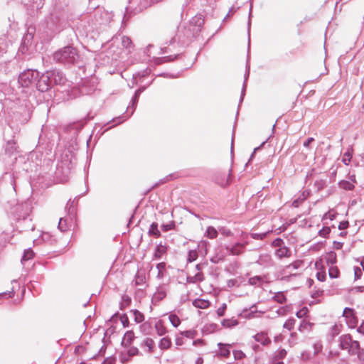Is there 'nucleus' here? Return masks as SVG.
<instances>
[{
    "mask_svg": "<svg viewBox=\"0 0 364 364\" xmlns=\"http://www.w3.org/2000/svg\"><path fill=\"white\" fill-rule=\"evenodd\" d=\"M39 77V73L36 70H26L22 72L18 79L17 86L14 88L11 100L21 106L28 107V98L33 92V83Z\"/></svg>",
    "mask_w": 364,
    "mask_h": 364,
    "instance_id": "f257e3e1",
    "label": "nucleus"
},
{
    "mask_svg": "<svg viewBox=\"0 0 364 364\" xmlns=\"http://www.w3.org/2000/svg\"><path fill=\"white\" fill-rule=\"evenodd\" d=\"M78 58L77 50L72 46L64 47L53 53V60L63 64H74Z\"/></svg>",
    "mask_w": 364,
    "mask_h": 364,
    "instance_id": "f03ea898",
    "label": "nucleus"
},
{
    "mask_svg": "<svg viewBox=\"0 0 364 364\" xmlns=\"http://www.w3.org/2000/svg\"><path fill=\"white\" fill-rule=\"evenodd\" d=\"M151 0H128L125 16L128 14H136L151 6Z\"/></svg>",
    "mask_w": 364,
    "mask_h": 364,
    "instance_id": "7ed1b4c3",
    "label": "nucleus"
},
{
    "mask_svg": "<svg viewBox=\"0 0 364 364\" xmlns=\"http://www.w3.org/2000/svg\"><path fill=\"white\" fill-rule=\"evenodd\" d=\"M52 85V80L48 71L43 73L38 79L36 83V88L40 92L48 91Z\"/></svg>",
    "mask_w": 364,
    "mask_h": 364,
    "instance_id": "20e7f679",
    "label": "nucleus"
},
{
    "mask_svg": "<svg viewBox=\"0 0 364 364\" xmlns=\"http://www.w3.org/2000/svg\"><path fill=\"white\" fill-rule=\"evenodd\" d=\"M343 316L346 318V323L350 328H355L358 323V318L355 315V311L353 309L345 308L343 312Z\"/></svg>",
    "mask_w": 364,
    "mask_h": 364,
    "instance_id": "39448f33",
    "label": "nucleus"
},
{
    "mask_svg": "<svg viewBox=\"0 0 364 364\" xmlns=\"http://www.w3.org/2000/svg\"><path fill=\"white\" fill-rule=\"evenodd\" d=\"M264 311H259L257 309L256 305H252L249 309H244L242 315L244 318L247 319H250L253 318L260 317Z\"/></svg>",
    "mask_w": 364,
    "mask_h": 364,
    "instance_id": "423d86ee",
    "label": "nucleus"
},
{
    "mask_svg": "<svg viewBox=\"0 0 364 364\" xmlns=\"http://www.w3.org/2000/svg\"><path fill=\"white\" fill-rule=\"evenodd\" d=\"M48 73L52 80V84L63 85L65 82L66 78L62 72L59 70H51L48 71Z\"/></svg>",
    "mask_w": 364,
    "mask_h": 364,
    "instance_id": "0eeeda50",
    "label": "nucleus"
},
{
    "mask_svg": "<svg viewBox=\"0 0 364 364\" xmlns=\"http://www.w3.org/2000/svg\"><path fill=\"white\" fill-rule=\"evenodd\" d=\"M254 340L259 343H261L262 346H266L271 343V340L268 337V334L267 332L261 331L259 333H257L255 336H252Z\"/></svg>",
    "mask_w": 364,
    "mask_h": 364,
    "instance_id": "6e6552de",
    "label": "nucleus"
},
{
    "mask_svg": "<svg viewBox=\"0 0 364 364\" xmlns=\"http://www.w3.org/2000/svg\"><path fill=\"white\" fill-rule=\"evenodd\" d=\"M140 347L144 349L145 353H152L154 349V341L151 338H146L141 343Z\"/></svg>",
    "mask_w": 364,
    "mask_h": 364,
    "instance_id": "1a4fd4ad",
    "label": "nucleus"
},
{
    "mask_svg": "<svg viewBox=\"0 0 364 364\" xmlns=\"http://www.w3.org/2000/svg\"><path fill=\"white\" fill-rule=\"evenodd\" d=\"M247 244V242H245L243 243L237 242L231 247H227V250L229 251L230 254L232 255H239L243 252Z\"/></svg>",
    "mask_w": 364,
    "mask_h": 364,
    "instance_id": "9d476101",
    "label": "nucleus"
},
{
    "mask_svg": "<svg viewBox=\"0 0 364 364\" xmlns=\"http://www.w3.org/2000/svg\"><path fill=\"white\" fill-rule=\"evenodd\" d=\"M353 339L350 334L343 335L339 337V346L343 350H348Z\"/></svg>",
    "mask_w": 364,
    "mask_h": 364,
    "instance_id": "9b49d317",
    "label": "nucleus"
},
{
    "mask_svg": "<svg viewBox=\"0 0 364 364\" xmlns=\"http://www.w3.org/2000/svg\"><path fill=\"white\" fill-rule=\"evenodd\" d=\"M145 90L144 87L138 89L132 100V105H129L127 108V112H129L130 109H132V111L130 112L129 116H131L135 109L136 105L138 102V99L139 97L140 94Z\"/></svg>",
    "mask_w": 364,
    "mask_h": 364,
    "instance_id": "f8f14e48",
    "label": "nucleus"
},
{
    "mask_svg": "<svg viewBox=\"0 0 364 364\" xmlns=\"http://www.w3.org/2000/svg\"><path fill=\"white\" fill-rule=\"evenodd\" d=\"M275 255L278 259H282L284 257H290L291 255V252L289 248L286 246L282 247V248H277L275 250Z\"/></svg>",
    "mask_w": 364,
    "mask_h": 364,
    "instance_id": "ddd939ff",
    "label": "nucleus"
},
{
    "mask_svg": "<svg viewBox=\"0 0 364 364\" xmlns=\"http://www.w3.org/2000/svg\"><path fill=\"white\" fill-rule=\"evenodd\" d=\"M218 346L219 347V355L228 358L230 354V348L232 347V345L218 343Z\"/></svg>",
    "mask_w": 364,
    "mask_h": 364,
    "instance_id": "4468645a",
    "label": "nucleus"
},
{
    "mask_svg": "<svg viewBox=\"0 0 364 364\" xmlns=\"http://www.w3.org/2000/svg\"><path fill=\"white\" fill-rule=\"evenodd\" d=\"M166 290L163 287L158 288L152 296V302L156 304L157 302L162 300L166 296Z\"/></svg>",
    "mask_w": 364,
    "mask_h": 364,
    "instance_id": "2eb2a0df",
    "label": "nucleus"
},
{
    "mask_svg": "<svg viewBox=\"0 0 364 364\" xmlns=\"http://www.w3.org/2000/svg\"><path fill=\"white\" fill-rule=\"evenodd\" d=\"M134 338V333L132 331H127L124 335L122 345L124 347H129Z\"/></svg>",
    "mask_w": 364,
    "mask_h": 364,
    "instance_id": "dca6fc26",
    "label": "nucleus"
},
{
    "mask_svg": "<svg viewBox=\"0 0 364 364\" xmlns=\"http://www.w3.org/2000/svg\"><path fill=\"white\" fill-rule=\"evenodd\" d=\"M303 264V262L301 260H296L293 263L286 266L285 269H284V272L285 273H290L291 275H296L295 274H291L292 270L297 269L299 268L301 264Z\"/></svg>",
    "mask_w": 364,
    "mask_h": 364,
    "instance_id": "f3484780",
    "label": "nucleus"
},
{
    "mask_svg": "<svg viewBox=\"0 0 364 364\" xmlns=\"http://www.w3.org/2000/svg\"><path fill=\"white\" fill-rule=\"evenodd\" d=\"M203 274L201 272H198L194 276H188L186 281L188 283H197L203 281Z\"/></svg>",
    "mask_w": 364,
    "mask_h": 364,
    "instance_id": "a211bd4d",
    "label": "nucleus"
},
{
    "mask_svg": "<svg viewBox=\"0 0 364 364\" xmlns=\"http://www.w3.org/2000/svg\"><path fill=\"white\" fill-rule=\"evenodd\" d=\"M167 248L165 245L159 244L156 247L154 257L156 259H161L163 255L166 252Z\"/></svg>",
    "mask_w": 364,
    "mask_h": 364,
    "instance_id": "6ab92c4d",
    "label": "nucleus"
},
{
    "mask_svg": "<svg viewBox=\"0 0 364 364\" xmlns=\"http://www.w3.org/2000/svg\"><path fill=\"white\" fill-rule=\"evenodd\" d=\"M360 350V344L359 342L357 341H352L350 343V346L348 350V354L350 355H353L358 353V351Z\"/></svg>",
    "mask_w": 364,
    "mask_h": 364,
    "instance_id": "aec40b11",
    "label": "nucleus"
},
{
    "mask_svg": "<svg viewBox=\"0 0 364 364\" xmlns=\"http://www.w3.org/2000/svg\"><path fill=\"white\" fill-rule=\"evenodd\" d=\"M154 328H155L156 333L159 336H163V335L166 334L167 332V330H166V327L164 326L161 321H158L155 323Z\"/></svg>",
    "mask_w": 364,
    "mask_h": 364,
    "instance_id": "412c9836",
    "label": "nucleus"
},
{
    "mask_svg": "<svg viewBox=\"0 0 364 364\" xmlns=\"http://www.w3.org/2000/svg\"><path fill=\"white\" fill-rule=\"evenodd\" d=\"M218 232L217 230L213 226L208 227L205 232V236L212 240L215 239L218 237Z\"/></svg>",
    "mask_w": 364,
    "mask_h": 364,
    "instance_id": "4be33fe9",
    "label": "nucleus"
},
{
    "mask_svg": "<svg viewBox=\"0 0 364 364\" xmlns=\"http://www.w3.org/2000/svg\"><path fill=\"white\" fill-rule=\"evenodd\" d=\"M171 346V338L168 337H164L160 340V342L159 343V347L161 350H166L169 348Z\"/></svg>",
    "mask_w": 364,
    "mask_h": 364,
    "instance_id": "5701e85b",
    "label": "nucleus"
},
{
    "mask_svg": "<svg viewBox=\"0 0 364 364\" xmlns=\"http://www.w3.org/2000/svg\"><path fill=\"white\" fill-rule=\"evenodd\" d=\"M148 233L149 235L154 236L155 237H159L161 236V232L158 229V224L156 223H153L150 225Z\"/></svg>",
    "mask_w": 364,
    "mask_h": 364,
    "instance_id": "b1692460",
    "label": "nucleus"
},
{
    "mask_svg": "<svg viewBox=\"0 0 364 364\" xmlns=\"http://www.w3.org/2000/svg\"><path fill=\"white\" fill-rule=\"evenodd\" d=\"M338 186L341 188L346 191H352L355 188V185L353 183L346 180L341 181Z\"/></svg>",
    "mask_w": 364,
    "mask_h": 364,
    "instance_id": "393cba45",
    "label": "nucleus"
},
{
    "mask_svg": "<svg viewBox=\"0 0 364 364\" xmlns=\"http://www.w3.org/2000/svg\"><path fill=\"white\" fill-rule=\"evenodd\" d=\"M223 326L225 328H232L238 324V321L235 318L223 319L221 322Z\"/></svg>",
    "mask_w": 364,
    "mask_h": 364,
    "instance_id": "a878e982",
    "label": "nucleus"
},
{
    "mask_svg": "<svg viewBox=\"0 0 364 364\" xmlns=\"http://www.w3.org/2000/svg\"><path fill=\"white\" fill-rule=\"evenodd\" d=\"M157 269V278L161 279L164 277V273L166 272V264L164 262H160L156 265Z\"/></svg>",
    "mask_w": 364,
    "mask_h": 364,
    "instance_id": "bb28decb",
    "label": "nucleus"
},
{
    "mask_svg": "<svg viewBox=\"0 0 364 364\" xmlns=\"http://www.w3.org/2000/svg\"><path fill=\"white\" fill-rule=\"evenodd\" d=\"M312 323L306 320H303L299 325V331L301 332H306L311 330Z\"/></svg>",
    "mask_w": 364,
    "mask_h": 364,
    "instance_id": "cd10ccee",
    "label": "nucleus"
},
{
    "mask_svg": "<svg viewBox=\"0 0 364 364\" xmlns=\"http://www.w3.org/2000/svg\"><path fill=\"white\" fill-rule=\"evenodd\" d=\"M9 45V42L5 36L0 37V53H6Z\"/></svg>",
    "mask_w": 364,
    "mask_h": 364,
    "instance_id": "c85d7f7f",
    "label": "nucleus"
},
{
    "mask_svg": "<svg viewBox=\"0 0 364 364\" xmlns=\"http://www.w3.org/2000/svg\"><path fill=\"white\" fill-rule=\"evenodd\" d=\"M193 305L199 309H205L209 306V301L203 299H196L193 301Z\"/></svg>",
    "mask_w": 364,
    "mask_h": 364,
    "instance_id": "c756f323",
    "label": "nucleus"
},
{
    "mask_svg": "<svg viewBox=\"0 0 364 364\" xmlns=\"http://www.w3.org/2000/svg\"><path fill=\"white\" fill-rule=\"evenodd\" d=\"M131 313L133 314L134 321L136 323H141L144 320V316L143 314H141L138 310H136V309L132 310Z\"/></svg>",
    "mask_w": 364,
    "mask_h": 364,
    "instance_id": "7c9ffc66",
    "label": "nucleus"
},
{
    "mask_svg": "<svg viewBox=\"0 0 364 364\" xmlns=\"http://www.w3.org/2000/svg\"><path fill=\"white\" fill-rule=\"evenodd\" d=\"M271 261V257L269 255H260L258 260H257V263L259 264H261V265H264V264H268Z\"/></svg>",
    "mask_w": 364,
    "mask_h": 364,
    "instance_id": "2f4dec72",
    "label": "nucleus"
},
{
    "mask_svg": "<svg viewBox=\"0 0 364 364\" xmlns=\"http://www.w3.org/2000/svg\"><path fill=\"white\" fill-rule=\"evenodd\" d=\"M122 45L124 48L130 49L132 47V40L127 36H122L121 38Z\"/></svg>",
    "mask_w": 364,
    "mask_h": 364,
    "instance_id": "473e14b6",
    "label": "nucleus"
},
{
    "mask_svg": "<svg viewBox=\"0 0 364 364\" xmlns=\"http://www.w3.org/2000/svg\"><path fill=\"white\" fill-rule=\"evenodd\" d=\"M168 319L172 326L174 327H178L181 323L180 318L176 314H170L168 316Z\"/></svg>",
    "mask_w": 364,
    "mask_h": 364,
    "instance_id": "72a5a7b5",
    "label": "nucleus"
},
{
    "mask_svg": "<svg viewBox=\"0 0 364 364\" xmlns=\"http://www.w3.org/2000/svg\"><path fill=\"white\" fill-rule=\"evenodd\" d=\"M33 255L34 252L31 248L25 250L21 261L23 262L29 260L33 258Z\"/></svg>",
    "mask_w": 364,
    "mask_h": 364,
    "instance_id": "f704fd0d",
    "label": "nucleus"
},
{
    "mask_svg": "<svg viewBox=\"0 0 364 364\" xmlns=\"http://www.w3.org/2000/svg\"><path fill=\"white\" fill-rule=\"evenodd\" d=\"M328 274L331 278H337L339 275V270L336 266H330Z\"/></svg>",
    "mask_w": 364,
    "mask_h": 364,
    "instance_id": "c9c22d12",
    "label": "nucleus"
},
{
    "mask_svg": "<svg viewBox=\"0 0 364 364\" xmlns=\"http://www.w3.org/2000/svg\"><path fill=\"white\" fill-rule=\"evenodd\" d=\"M287 355V351L285 349H280L275 353L273 358L274 360H280L284 358Z\"/></svg>",
    "mask_w": 364,
    "mask_h": 364,
    "instance_id": "e433bc0d",
    "label": "nucleus"
},
{
    "mask_svg": "<svg viewBox=\"0 0 364 364\" xmlns=\"http://www.w3.org/2000/svg\"><path fill=\"white\" fill-rule=\"evenodd\" d=\"M274 299L279 304H283L286 301L287 298L283 292H277L274 296Z\"/></svg>",
    "mask_w": 364,
    "mask_h": 364,
    "instance_id": "4c0bfd02",
    "label": "nucleus"
},
{
    "mask_svg": "<svg viewBox=\"0 0 364 364\" xmlns=\"http://www.w3.org/2000/svg\"><path fill=\"white\" fill-rule=\"evenodd\" d=\"M296 320L293 318H289L283 325V327L284 328L288 329L289 331H291L294 328V326L295 325Z\"/></svg>",
    "mask_w": 364,
    "mask_h": 364,
    "instance_id": "58836bf2",
    "label": "nucleus"
},
{
    "mask_svg": "<svg viewBox=\"0 0 364 364\" xmlns=\"http://www.w3.org/2000/svg\"><path fill=\"white\" fill-rule=\"evenodd\" d=\"M290 311V307L289 306H282L280 308H279L276 313L277 314L278 316H285L287 315Z\"/></svg>",
    "mask_w": 364,
    "mask_h": 364,
    "instance_id": "ea45409f",
    "label": "nucleus"
},
{
    "mask_svg": "<svg viewBox=\"0 0 364 364\" xmlns=\"http://www.w3.org/2000/svg\"><path fill=\"white\" fill-rule=\"evenodd\" d=\"M58 228L62 232L66 231L67 228H68L66 220L64 219L63 218H60L59 223H58Z\"/></svg>",
    "mask_w": 364,
    "mask_h": 364,
    "instance_id": "a19ab883",
    "label": "nucleus"
},
{
    "mask_svg": "<svg viewBox=\"0 0 364 364\" xmlns=\"http://www.w3.org/2000/svg\"><path fill=\"white\" fill-rule=\"evenodd\" d=\"M317 271H325L324 263L322 259H318L314 264Z\"/></svg>",
    "mask_w": 364,
    "mask_h": 364,
    "instance_id": "79ce46f5",
    "label": "nucleus"
},
{
    "mask_svg": "<svg viewBox=\"0 0 364 364\" xmlns=\"http://www.w3.org/2000/svg\"><path fill=\"white\" fill-rule=\"evenodd\" d=\"M198 258V252L196 250H190L188 255V261L191 262Z\"/></svg>",
    "mask_w": 364,
    "mask_h": 364,
    "instance_id": "37998d69",
    "label": "nucleus"
},
{
    "mask_svg": "<svg viewBox=\"0 0 364 364\" xmlns=\"http://www.w3.org/2000/svg\"><path fill=\"white\" fill-rule=\"evenodd\" d=\"M272 246L277 248H282V247L285 246L284 242L283 240L281 238H277L272 242Z\"/></svg>",
    "mask_w": 364,
    "mask_h": 364,
    "instance_id": "c03bdc74",
    "label": "nucleus"
},
{
    "mask_svg": "<svg viewBox=\"0 0 364 364\" xmlns=\"http://www.w3.org/2000/svg\"><path fill=\"white\" fill-rule=\"evenodd\" d=\"M262 282V277H260L259 276L251 277L249 279V281H248L249 284L251 285H256V284L261 283Z\"/></svg>",
    "mask_w": 364,
    "mask_h": 364,
    "instance_id": "a18cd8bd",
    "label": "nucleus"
},
{
    "mask_svg": "<svg viewBox=\"0 0 364 364\" xmlns=\"http://www.w3.org/2000/svg\"><path fill=\"white\" fill-rule=\"evenodd\" d=\"M336 262V255L333 253H330L326 258V263L330 266H333Z\"/></svg>",
    "mask_w": 364,
    "mask_h": 364,
    "instance_id": "49530a36",
    "label": "nucleus"
},
{
    "mask_svg": "<svg viewBox=\"0 0 364 364\" xmlns=\"http://www.w3.org/2000/svg\"><path fill=\"white\" fill-rule=\"evenodd\" d=\"M203 19L201 18V16H195L194 18H193L192 21H191V23H194L196 24V26H198V27H200L203 26Z\"/></svg>",
    "mask_w": 364,
    "mask_h": 364,
    "instance_id": "de8ad7c7",
    "label": "nucleus"
},
{
    "mask_svg": "<svg viewBox=\"0 0 364 364\" xmlns=\"http://www.w3.org/2000/svg\"><path fill=\"white\" fill-rule=\"evenodd\" d=\"M176 55L175 56H173V55H168V56H165L162 58H159L157 60V63L159 64V63H164V62H169V61H172L175 58H176Z\"/></svg>",
    "mask_w": 364,
    "mask_h": 364,
    "instance_id": "09e8293b",
    "label": "nucleus"
},
{
    "mask_svg": "<svg viewBox=\"0 0 364 364\" xmlns=\"http://www.w3.org/2000/svg\"><path fill=\"white\" fill-rule=\"evenodd\" d=\"M233 355L235 360H241L245 357V354L242 350H233Z\"/></svg>",
    "mask_w": 364,
    "mask_h": 364,
    "instance_id": "8fccbe9b",
    "label": "nucleus"
},
{
    "mask_svg": "<svg viewBox=\"0 0 364 364\" xmlns=\"http://www.w3.org/2000/svg\"><path fill=\"white\" fill-rule=\"evenodd\" d=\"M351 158H352V155L350 152H346L343 154V159H342V161L346 164V165H348L350 160H351Z\"/></svg>",
    "mask_w": 364,
    "mask_h": 364,
    "instance_id": "3c124183",
    "label": "nucleus"
},
{
    "mask_svg": "<svg viewBox=\"0 0 364 364\" xmlns=\"http://www.w3.org/2000/svg\"><path fill=\"white\" fill-rule=\"evenodd\" d=\"M227 309V304L223 303L220 307L217 309V314L218 316H223L225 314V310Z\"/></svg>",
    "mask_w": 364,
    "mask_h": 364,
    "instance_id": "603ef678",
    "label": "nucleus"
},
{
    "mask_svg": "<svg viewBox=\"0 0 364 364\" xmlns=\"http://www.w3.org/2000/svg\"><path fill=\"white\" fill-rule=\"evenodd\" d=\"M316 278L321 282L325 281L326 278V271H317Z\"/></svg>",
    "mask_w": 364,
    "mask_h": 364,
    "instance_id": "864d4df0",
    "label": "nucleus"
},
{
    "mask_svg": "<svg viewBox=\"0 0 364 364\" xmlns=\"http://www.w3.org/2000/svg\"><path fill=\"white\" fill-rule=\"evenodd\" d=\"M314 186L316 187V188L319 191L324 188L326 186V181L323 180H318L316 181L314 183Z\"/></svg>",
    "mask_w": 364,
    "mask_h": 364,
    "instance_id": "5fc2aeb1",
    "label": "nucleus"
},
{
    "mask_svg": "<svg viewBox=\"0 0 364 364\" xmlns=\"http://www.w3.org/2000/svg\"><path fill=\"white\" fill-rule=\"evenodd\" d=\"M128 354L131 356L136 355L139 353V349L136 347L134 346H130L128 347Z\"/></svg>",
    "mask_w": 364,
    "mask_h": 364,
    "instance_id": "6e6d98bb",
    "label": "nucleus"
},
{
    "mask_svg": "<svg viewBox=\"0 0 364 364\" xmlns=\"http://www.w3.org/2000/svg\"><path fill=\"white\" fill-rule=\"evenodd\" d=\"M335 218V213H332L331 211H328L324 214L323 216V220H333Z\"/></svg>",
    "mask_w": 364,
    "mask_h": 364,
    "instance_id": "4d7b16f0",
    "label": "nucleus"
},
{
    "mask_svg": "<svg viewBox=\"0 0 364 364\" xmlns=\"http://www.w3.org/2000/svg\"><path fill=\"white\" fill-rule=\"evenodd\" d=\"M219 231H220V232L222 235H225V236H230V235H232V232H231L229 229H228V228H225V227H222V228H220L219 229Z\"/></svg>",
    "mask_w": 364,
    "mask_h": 364,
    "instance_id": "13d9d810",
    "label": "nucleus"
},
{
    "mask_svg": "<svg viewBox=\"0 0 364 364\" xmlns=\"http://www.w3.org/2000/svg\"><path fill=\"white\" fill-rule=\"evenodd\" d=\"M331 232V230L328 227H324L319 231V235L321 237H326Z\"/></svg>",
    "mask_w": 364,
    "mask_h": 364,
    "instance_id": "bf43d9fd",
    "label": "nucleus"
},
{
    "mask_svg": "<svg viewBox=\"0 0 364 364\" xmlns=\"http://www.w3.org/2000/svg\"><path fill=\"white\" fill-rule=\"evenodd\" d=\"M181 335L183 336H186L189 338H193L195 336V332L193 331H186L181 333Z\"/></svg>",
    "mask_w": 364,
    "mask_h": 364,
    "instance_id": "052dcab7",
    "label": "nucleus"
},
{
    "mask_svg": "<svg viewBox=\"0 0 364 364\" xmlns=\"http://www.w3.org/2000/svg\"><path fill=\"white\" fill-rule=\"evenodd\" d=\"M307 311H308V310L306 308H303L302 309L297 311L296 315L298 318H301L306 315Z\"/></svg>",
    "mask_w": 364,
    "mask_h": 364,
    "instance_id": "680f3d73",
    "label": "nucleus"
},
{
    "mask_svg": "<svg viewBox=\"0 0 364 364\" xmlns=\"http://www.w3.org/2000/svg\"><path fill=\"white\" fill-rule=\"evenodd\" d=\"M120 320H121V322L124 328L127 327L129 326V318L127 315L124 314V315L122 316L120 318Z\"/></svg>",
    "mask_w": 364,
    "mask_h": 364,
    "instance_id": "e2e57ef3",
    "label": "nucleus"
},
{
    "mask_svg": "<svg viewBox=\"0 0 364 364\" xmlns=\"http://www.w3.org/2000/svg\"><path fill=\"white\" fill-rule=\"evenodd\" d=\"M314 139L313 137H309V138H308V139H307V140H306V141H305L304 142L303 146H304V147H306V148L311 149V144L312 142H314Z\"/></svg>",
    "mask_w": 364,
    "mask_h": 364,
    "instance_id": "0e129e2a",
    "label": "nucleus"
},
{
    "mask_svg": "<svg viewBox=\"0 0 364 364\" xmlns=\"http://www.w3.org/2000/svg\"><path fill=\"white\" fill-rule=\"evenodd\" d=\"M354 275H355V279H360L361 277L362 271H361V269L359 267H355L354 269Z\"/></svg>",
    "mask_w": 364,
    "mask_h": 364,
    "instance_id": "69168bd1",
    "label": "nucleus"
},
{
    "mask_svg": "<svg viewBox=\"0 0 364 364\" xmlns=\"http://www.w3.org/2000/svg\"><path fill=\"white\" fill-rule=\"evenodd\" d=\"M251 236L253 239H255V240H262L266 236V233H264V234L252 233V234H251Z\"/></svg>",
    "mask_w": 364,
    "mask_h": 364,
    "instance_id": "338daca9",
    "label": "nucleus"
},
{
    "mask_svg": "<svg viewBox=\"0 0 364 364\" xmlns=\"http://www.w3.org/2000/svg\"><path fill=\"white\" fill-rule=\"evenodd\" d=\"M175 342H176V346H182L183 344V336L181 335L180 336H176Z\"/></svg>",
    "mask_w": 364,
    "mask_h": 364,
    "instance_id": "774afa93",
    "label": "nucleus"
}]
</instances>
